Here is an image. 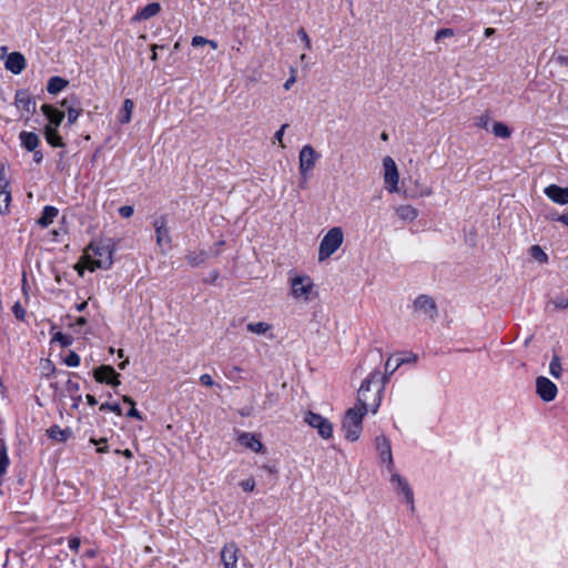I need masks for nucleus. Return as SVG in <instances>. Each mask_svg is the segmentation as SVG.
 <instances>
[{"label": "nucleus", "instance_id": "bf43d9fd", "mask_svg": "<svg viewBox=\"0 0 568 568\" xmlns=\"http://www.w3.org/2000/svg\"><path fill=\"white\" fill-rule=\"evenodd\" d=\"M116 454H122L125 458H129L131 459L133 457V454L130 449H124V450H115Z\"/></svg>", "mask_w": 568, "mask_h": 568}, {"label": "nucleus", "instance_id": "f257e3e1", "mask_svg": "<svg viewBox=\"0 0 568 568\" xmlns=\"http://www.w3.org/2000/svg\"><path fill=\"white\" fill-rule=\"evenodd\" d=\"M113 252L114 246L111 244L91 243L77 265V270L80 274L83 267L91 272L98 268L109 270L113 264Z\"/></svg>", "mask_w": 568, "mask_h": 568}, {"label": "nucleus", "instance_id": "052dcab7", "mask_svg": "<svg viewBox=\"0 0 568 568\" xmlns=\"http://www.w3.org/2000/svg\"><path fill=\"white\" fill-rule=\"evenodd\" d=\"M557 221L568 226V212L557 216Z\"/></svg>", "mask_w": 568, "mask_h": 568}, {"label": "nucleus", "instance_id": "9b49d317", "mask_svg": "<svg viewBox=\"0 0 568 568\" xmlns=\"http://www.w3.org/2000/svg\"><path fill=\"white\" fill-rule=\"evenodd\" d=\"M536 392L545 402H551L556 398L558 388L549 378L540 376L536 379Z\"/></svg>", "mask_w": 568, "mask_h": 568}, {"label": "nucleus", "instance_id": "09e8293b", "mask_svg": "<svg viewBox=\"0 0 568 568\" xmlns=\"http://www.w3.org/2000/svg\"><path fill=\"white\" fill-rule=\"evenodd\" d=\"M0 190H9V181L3 166L0 169Z\"/></svg>", "mask_w": 568, "mask_h": 568}, {"label": "nucleus", "instance_id": "c85d7f7f", "mask_svg": "<svg viewBox=\"0 0 568 568\" xmlns=\"http://www.w3.org/2000/svg\"><path fill=\"white\" fill-rule=\"evenodd\" d=\"M9 466V457L7 454V447L4 440L0 438V485L3 481V477Z\"/></svg>", "mask_w": 568, "mask_h": 568}, {"label": "nucleus", "instance_id": "423d86ee", "mask_svg": "<svg viewBox=\"0 0 568 568\" xmlns=\"http://www.w3.org/2000/svg\"><path fill=\"white\" fill-rule=\"evenodd\" d=\"M304 422L312 428L317 430V434L323 439H329L333 437V424L324 416L308 410L304 415Z\"/></svg>", "mask_w": 568, "mask_h": 568}, {"label": "nucleus", "instance_id": "2f4dec72", "mask_svg": "<svg viewBox=\"0 0 568 568\" xmlns=\"http://www.w3.org/2000/svg\"><path fill=\"white\" fill-rule=\"evenodd\" d=\"M11 192L10 190H0V213L8 214L10 212Z\"/></svg>", "mask_w": 568, "mask_h": 568}, {"label": "nucleus", "instance_id": "4c0bfd02", "mask_svg": "<svg viewBox=\"0 0 568 568\" xmlns=\"http://www.w3.org/2000/svg\"><path fill=\"white\" fill-rule=\"evenodd\" d=\"M288 128L287 123H284L275 133L273 136V143L277 142L281 149H285L286 145L283 142V136L285 133V130Z\"/></svg>", "mask_w": 568, "mask_h": 568}, {"label": "nucleus", "instance_id": "de8ad7c7", "mask_svg": "<svg viewBox=\"0 0 568 568\" xmlns=\"http://www.w3.org/2000/svg\"><path fill=\"white\" fill-rule=\"evenodd\" d=\"M295 82H296V69L291 68V77L285 81L283 87L285 90H290Z\"/></svg>", "mask_w": 568, "mask_h": 568}, {"label": "nucleus", "instance_id": "13d9d810", "mask_svg": "<svg viewBox=\"0 0 568 568\" xmlns=\"http://www.w3.org/2000/svg\"><path fill=\"white\" fill-rule=\"evenodd\" d=\"M73 103H79V102L77 101V99H71V100L70 99H64L61 102V105L68 110V106H71Z\"/></svg>", "mask_w": 568, "mask_h": 568}, {"label": "nucleus", "instance_id": "0e129e2a", "mask_svg": "<svg viewBox=\"0 0 568 568\" xmlns=\"http://www.w3.org/2000/svg\"><path fill=\"white\" fill-rule=\"evenodd\" d=\"M122 400H123L124 403L130 404L131 406H134V405H135V403H134V400L132 399V397H130V396H128V395L122 396Z\"/></svg>", "mask_w": 568, "mask_h": 568}, {"label": "nucleus", "instance_id": "f3484780", "mask_svg": "<svg viewBox=\"0 0 568 568\" xmlns=\"http://www.w3.org/2000/svg\"><path fill=\"white\" fill-rule=\"evenodd\" d=\"M7 70L14 74L21 73L26 68V59L20 52H11L4 62Z\"/></svg>", "mask_w": 568, "mask_h": 568}, {"label": "nucleus", "instance_id": "7ed1b4c3", "mask_svg": "<svg viewBox=\"0 0 568 568\" xmlns=\"http://www.w3.org/2000/svg\"><path fill=\"white\" fill-rule=\"evenodd\" d=\"M290 296L297 303L307 304L316 296L314 281L306 274L288 273Z\"/></svg>", "mask_w": 568, "mask_h": 568}, {"label": "nucleus", "instance_id": "c756f323", "mask_svg": "<svg viewBox=\"0 0 568 568\" xmlns=\"http://www.w3.org/2000/svg\"><path fill=\"white\" fill-rule=\"evenodd\" d=\"M246 329L256 335H265L272 329V325L266 322L248 323Z\"/></svg>", "mask_w": 568, "mask_h": 568}, {"label": "nucleus", "instance_id": "0eeeda50", "mask_svg": "<svg viewBox=\"0 0 568 568\" xmlns=\"http://www.w3.org/2000/svg\"><path fill=\"white\" fill-rule=\"evenodd\" d=\"M383 178L385 187L389 193L398 192L399 174L395 161L390 156L383 159Z\"/></svg>", "mask_w": 568, "mask_h": 568}, {"label": "nucleus", "instance_id": "7c9ffc66", "mask_svg": "<svg viewBox=\"0 0 568 568\" xmlns=\"http://www.w3.org/2000/svg\"><path fill=\"white\" fill-rule=\"evenodd\" d=\"M134 104L133 101L130 99L124 100L123 108L120 112V122L121 123H129L131 121V114L133 111Z\"/></svg>", "mask_w": 568, "mask_h": 568}, {"label": "nucleus", "instance_id": "a18cd8bd", "mask_svg": "<svg viewBox=\"0 0 568 568\" xmlns=\"http://www.w3.org/2000/svg\"><path fill=\"white\" fill-rule=\"evenodd\" d=\"M297 34H298L300 39L302 40V42H304L305 49L311 50L312 42H311V39H310L308 34L306 33V31L304 29H300Z\"/></svg>", "mask_w": 568, "mask_h": 568}, {"label": "nucleus", "instance_id": "a19ab883", "mask_svg": "<svg viewBox=\"0 0 568 568\" xmlns=\"http://www.w3.org/2000/svg\"><path fill=\"white\" fill-rule=\"evenodd\" d=\"M100 410H111L119 416L122 415V409H121L120 405L116 403H114V404L104 403L100 406Z\"/></svg>", "mask_w": 568, "mask_h": 568}, {"label": "nucleus", "instance_id": "2eb2a0df", "mask_svg": "<svg viewBox=\"0 0 568 568\" xmlns=\"http://www.w3.org/2000/svg\"><path fill=\"white\" fill-rule=\"evenodd\" d=\"M236 439L239 444L254 453L264 452V445L262 444L261 439L253 433L240 432Z\"/></svg>", "mask_w": 568, "mask_h": 568}, {"label": "nucleus", "instance_id": "774afa93", "mask_svg": "<svg viewBox=\"0 0 568 568\" xmlns=\"http://www.w3.org/2000/svg\"><path fill=\"white\" fill-rule=\"evenodd\" d=\"M85 324H87L85 317H79L75 321V325L82 326V325H85Z\"/></svg>", "mask_w": 568, "mask_h": 568}, {"label": "nucleus", "instance_id": "f03ea898", "mask_svg": "<svg viewBox=\"0 0 568 568\" xmlns=\"http://www.w3.org/2000/svg\"><path fill=\"white\" fill-rule=\"evenodd\" d=\"M379 378V372L374 371L362 383L357 393V405L355 407L364 410L372 412L375 414L382 402V390L384 385L381 384L374 392L371 389V384Z\"/></svg>", "mask_w": 568, "mask_h": 568}, {"label": "nucleus", "instance_id": "dca6fc26", "mask_svg": "<svg viewBox=\"0 0 568 568\" xmlns=\"http://www.w3.org/2000/svg\"><path fill=\"white\" fill-rule=\"evenodd\" d=\"M544 193L548 199L557 204L565 205L568 203V187L550 184L545 187Z\"/></svg>", "mask_w": 568, "mask_h": 568}, {"label": "nucleus", "instance_id": "864d4df0", "mask_svg": "<svg viewBox=\"0 0 568 568\" xmlns=\"http://www.w3.org/2000/svg\"><path fill=\"white\" fill-rule=\"evenodd\" d=\"M80 544H81V541H80L79 537H71L69 539V547L73 551H78L79 550Z\"/></svg>", "mask_w": 568, "mask_h": 568}, {"label": "nucleus", "instance_id": "79ce46f5", "mask_svg": "<svg viewBox=\"0 0 568 568\" xmlns=\"http://www.w3.org/2000/svg\"><path fill=\"white\" fill-rule=\"evenodd\" d=\"M455 33H454V30L450 29V28H444V29H440L436 32V36H435V40L436 41H439L440 39L443 38H450L453 37Z\"/></svg>", "mask_w": 568, "mask_h": 568}, {"label": "nucleus", "instance_id": "6e6d98bb", "mask_svg": "<svg viewBox=\"0 0 568 568\" xmlns=\"http://www.w3.org/2000/svg\"><path fill=\"white\" fill-rule=\"evenodd\" d=\"M32 152H33V161H34L36 163H41V162H42V160H43V154H42V152H41L40 150H37V149H36V151H32Z\"/></svg>", "mask_w": 568, "mask_h": 568}, {"label": "nucleus", "instance_id": "e433bc0d", "mask_svg": "<svg viewBox=\"0 0 568 568\" xmlns=\"http://www.w3.org/2000/svg\"><path fill=\"white\" fill-rule=\"evenodd\" d=\"M549 373L555 377L559 378L561 374V364L558 356H554L549 364Z\"/></svg>", "mask_w": 568, "mask_h": 568}, {"label": "nucleus", "instance_id": "412c9836", "mask_svg": "<svg viewBox=\"0 0 568 568\" xmlns=\"http://www.w3.org/2000/svg\"><path fill=\"white\" fill-rule=\"evenodd\" d=\"M161 11V4L159 2H152L141 9L132 18L133 22L149 20L150 18L156 16Z\"/></svg>", "mask_w": 568, "mask_h": 568}, {"label": "nucleus", "instance_id": "6e6552de", "mask_svg": "<svg viewBox=\"0 0 568 568\" xmlns=\"http://www.w3.org/2000/svg\"><path fill=\"white\" fill-rule=\"evenodd\" d=\"M318 159L320 154L315 151V149L312 145H304L298 154V170L301 175H303L306 179L310 172L315 168L316 161Z\"/></svg>", "mask_w": 568, "mask_h": 568}, {"label": "nucleus", "instance_id": "338daca9", "mask_svg": "<svg viewBox=\"0 0 568 568\" xmlns=\"http://www.w3.org/2000/svg\"><path fill=\"white\" fill-rule=\"evenodd\" d=\"M432 189L429 187H425L422 192H420V196H429L432 194Z\"/></svg>", "mask_w": 568, "mask_h": 568}, {"label": "nucleus", "instance_id": "aec40b11", "mask_svg": "<svg viewBox=\"0 0 568 568\" xmlns=\"http://www.w3.org/2000/svg\"><path fill=\"white\" fill-rule=\"evenodd\" d=\"M16 105L19 110H23L27 113H33L36 111V101L23 91L17 92Z\"/></svg>", "mask_w": 568, "mask_h": 568}, {"label": "nucleus", "instance_id": "20e7f679", "mask_svg": "<svg viewBox=\"0 0 568 568\" xmlns=\"http://www.w3.org/2000/svg\"><path fill=\"white\" fill-rule=\"evenodd\" d=\"M366 412L352 407L346 410L343 423L342 430L344 432L345 438L349 442H356L362 433V422Z\"/></svg>", "mask_w": 568, "mask_h": 568}, {"label": "nucleus", "instance_id": "b1692460", "mask_svg": "<svg viewBox=\"0 0 568 568\" xmlns=\"http://www.w3.org/2000/svg\"><path fill=\"white\" fill-rule=\"evenodd\" d=\"M44 138L47 142L53 148L64 146L62 138L58 133V128H54L53 125L44 126Z\"/></svg>", "mask_w": 568, "mask_h": 568}, {"label": "nucleus", "instance_id": "ddd939ff", "mask_svg": "<svg viewBox=\"0 0 568 568\" xmlns=\"http://www.w3.org/2000/svg\"><path fill=\"white\" fill-rule=\"evenodd\" d=\"M389 474H390V483L394 485L395 489L399 494L404 495L406 503L413 505L414 494H413V490H412L409 484L407 483V480L403 476L397 474L395 471V469L393 471H389Z\"/></svg>", "mask_w": 568, "mask_h": 568}, {"label": "nucleus", "instance_id": "ea45409f", "mask_svg": "<svg viewBox=\"0 0 568 568\" xmlns=\"http://www.w3.org/2000/svg\"><path fill=\"white\" fill-rule=\"evenodd\" d=\"M12 312L14 314V316L20 320V321H24L26 318V310L23 308V306L21 305L20 302H16L12 306Z\"/></svg>", "mask_w": 568, "mask_h": 568}, {"label": "nucleus", "instance_id": "6ab92c4d", "mask_svg": "<svg viewBox=\"0 0 568 568\" xmlns=\"http://www.w3.org/2000/svg\"><path fill=\"white\" fill-rule=\"evenodd\" d=\"M41 111L49 121L47 125L59 128L64 119V113L50 104H42Z\"/></svg>", "mask_w": 568, "mask_h": 568}, {"label": "nucleus", "instance_id": "e2e57ef3", "mask_svg": "<svg viewBox=\"0 0 568 568\" xmlns=\"http://www.w3.org/2000/svg\"><path fill=\"white\" fill-rule=\"evenodd\" d=\"M160 47L158 44H153L151 50H152V55H151V60L155 61L158 59V54H156V50L159 49Z\"/></svg>", "mask_w": 568, "mask_h": 568}, {"label": "nucleus", "instance_id": "a211bd4d", "mask_svg": "<svg viewBox=\"0 0 568 568\" xmlns=\"http://www.w3.org/2000/svg\"><path fill=\"white\" fill-rule=\"evenodd\" d=\"M156 235V244L159 246L169 245L171 243V237L169 234V229L166 227V222L164 217H159L153 223Z\"/></svg>", "mask_w": 568, "mask_h": 568}, {"label": "nucleus", "instance_id": "4d7b16f0", "mask_svg": "<svg viewBox=\"0 0 568 568\" xmlns=\"http://www.w3.org/2000/svg\"><path fill=\"white\" fill-rule=\"evenodd\" d=\"M488 122H489V116H488V115H481V116L478 119L477 124H478L479 126L487 128Z\"/></svg>", "mask_w": 568, "mask_h": 568}, {"label": "nucleus", "instance_id": "69168bd1", "mask_svg": "<svg viewBox=\"0 0 568 568\" xmlns=\"http://www.w3.org/2000/svg\"><path fill=\"white\" fill-rule=\"evenodd\" d=\"M495 32L496 31L494 28H486L484 33H485V37L488 38V37H491L493 34H495Z\"/></svg>", "mask_w": 568, "mask_h": 568}, {"label": "nucleus", "instance_id": "8fccbe9b", "mask_svg": "<svg viewBox=\"0 0 568 568\" xmlns=\"http://www.w3.org/2000/svg\"><path fill=\"white\" fill-rule=\"evenodd\" d=\"M200 382L202 385H204L206 387H212L215 385V383L210 374H202L200 376Z\"/></svg>", "mask_w": 568, "mask_h": 568}, {"label": "nucleus", "instance_id": "c9c22d12", "mask_svg": "<svg viewBox=\"0 0 568 568\" xmlns=\"http://www.w3.org/2000/svg\"><path fill=\"white\" fill-rule=\"evenodd\" d=\"M81 112L82 109L79 106V103H73L71 106H68L67 115L69 124H73L80 116Z\"/></svg>", "mask_w": 568, "mask_h": 568}, {"label": "nucleus", "instance_id": "f704fd0d", "mask_svg": "<svg viewBox=\"0 0 568 568\" xmlns=\"http://www.w3.org/2000/svg\"><path fill=\"white\" fill-rule=\"evenodd\" d=\"M493 132L496 136L507 139L510 136V130L501 122H496L493 126Z\"/></svg>", "mask_w": 568, "mask_h": 568}, {"label": "nucleus", "instance_id": "4468645a", "mask_svg": "<svg viewBox=\"0 0 568 568\" xmlns=\"http://www.w3.org/2000/svg\"><path fill=\"white\" fill-rule=\"evenodd\" d=\"M240 549L235 542L226 544L221 551L224 568H236Z\"/></svg>", "mask_w": 568, "mask_h": 568}, {"label": "nucleus", "instance_id": "c03bdc74", "mask_svg": "<svg viewBox=\"0 0 568 568\" xmlns=\"http://www.w3.org/2000/svg\"><path fill=\"white\" fill-rule=\"evenodd\" d=\"M240 486L244 491L251 493L255 488V480L253 478L244 479L240 483Z\"/></svg>", "mask_w": 568, "mask_h": 568}, {"label": "nucleus", "instance_id": "680f3d73", "mask_svg": "<svg viewBox=\"0 0 568 568\" xmlns=\"http://www.w3.org/2000/svg\"><path fill=\"white\" fill-rule=\"evenodd\" d=\"M85 398H87L88 404L91 405V406H94V405L98 404V402H97V399H95V397L93 395L88 394L85 396Z\"/></svg>", "mask_w": 568, "mask_h": 568}, {"label": "nucleus", "instance_id": "a878e982", "mask_svg": "<svg viewBox=\"0 0 568 568\" xmlns=\"http://www.w3.org/2000/svg\"><path fill=\"white\" fill-rule=\"evenodd\" d=\"M395 213L402 221L405 222L414 221L418 216V211L408 204L397 206Z\"/></svg>", "mask_w": 568, "mask_h": 568}, {"label": "nucleus", "instance_id": "37998d69", "mask_svg": "<svg viewBox=\"0 0 568 568\" xmlns=\"http://www.w3.org/2000/svg\"><path fill=\"white\" fill-rule=\"evenodd\" d=\"M556 308L566 310L568 308V298L564 296H559L552 300L551 302Z\"/></svg>", "mask_w": 568, "mask_h": 568}, {"label": "nucleus", "instance_id": "1a4fd4ad", "mask_svg": "<svg viewBox=\"0 0 568 568\" xmlns=\"http://www.w3.org/2000/svg\"><path fill=\"white\" fill-rule=\"evenodd\" d=\"M375 446L381 462L386 465L388 471H393L395 465L389 439L384 435H379L375 439Z\"/></svg>", "mask_w": 568, "mask_h": 568}, {"label": "nucleus", "instance_id": "473e14b6", "mask_svg": "<svg viewBox=\"0 0 568 568\" xmlns=\"http://www.w3.org/2000/svg\"><path fill=\"white\" fill-rule=\"evenodd\" d=\"M207 260V253L204 251L191 252L186 255V261L190 265L196 266L204 263Z\"/></svg>", "mask_w": 568, "mask_h": 568}, {"label": "nucleus", "instance_id": "72a5a7b5", "mask_svg": "<svg viewBox=\"0 0 568 568\" xmlns=\"http://www.w3.org/2000/svg\"><path fill=\"white\" fill-rule=\"evenodd\" d=\"M530 256L540 262L546 263L548 261L547 254L544 252V250L539 245H532L529 250Z\"/></svg>", "mask_w": 568, "mask_h": 568}, {"label": "nucleus", "instance_id": "393cba45", "mask_svg": "<svg viewBox=\"0 0 568 568\" xmlns=\"http://www.w3.org/2000/svg\"><path fill=\"white\" fill-rule=\"evenodd\" d=\"M59 211L57 207L47 205L43 207L42 214L38 220V224L42 227H48L58 216Z\"/></svg>", "mask_w": 568, "mask_h": 568}, {"label": "nucleus", "instance_id": "9d476101", "mask_svg": "<svg viewBox=\"0 0 568 568\" xmlns=\"http://www.w3.org/2000/svg\"><path fill=\"white\" fill-rule=\"evenodd\" d=\"M414 310L430 320L437 315V306L433 297L428 295H419L414 301Z\"/></svg>", "mask_w": 568, "mask_h": 568}, {"label": "nucleus", "instance_id": "58836bf2", "mask_svg": "<svg viewBox=\"0 0 568 568\" xmlns=\"http://www.w3.org/2000/svg\"><path fill=\"white\" fill-rule=\"evenodd\" d=\"M64 363L69 366V367H77L80 365V356L74 353V352H71L64 359Z\"/></svg>", "mask_w": 568, "mask_h": 568}, {"label": "nucleus", "instance_id": "cd10ccee", "mask_svg": "<svg viewBox=\"0 0 568 568\" xmlns=\"http://www.w3.org/2000/svg\"><path fill=\"white\" fill-rule=\"evenodd\" d=\"M69 84L68 80L60 77H52L49 79L47 90L51 94H57Z\"/></svg>", "mask_w": 568, "mask_h": 568}, {"label": "nucleus", "instance_id": "603ef678", "mask_svg": "<svg viewBox=\"0 0 568 568\" xmlns=\"http://www.w3.org/2000/svg\"><path fill=\"white\" fill-rule=\"evenodd\" d=\"M53 341L60 342L63 346H67L71 343L70 337L65 336L60 332L53 336Z\"/></svg>", "mask_w": 568, "mask_h": 568}, {"label": "nucleus", "instance_id": "3c124183", "mask_svg": "<svg viewBox=\"0 0 568 568\" xmlns=\"http://www.w3.org/2000/svg\"><path fill=\"white\" fill-rule=\"evenodd\" d=\"M209 42V39L202 37V36H195L192 38V45L193 47H202V45H206Z\"/></svg>", "mask_w": 568, "mask_h": 568}, {"label": "nucleus", "instance_id": "39448f33", "mask_svg": "<svg viewBox=\"0 0 568 568\" xmlns=\"http://www.w3.org/2000/svg\"><path fill=\"white\" fill-rule=\"evenodd\" d=\"M344 234L341 227H332L322 239L318 247V261L323 262L333 255L343 244Z\"/></svg>", "mask_w": 568, "mask_h": 568}, {"label": "nucleus", "instance_id": "5701e85b", "mask_svg": "<svg viewBox=\"0 0 568 568\" xmlns=\"http://www.w3.org/2000/svg\"><path fill=\"white\" fill-rule=\"evenodd\" d=\"M406 359L397 356H390L385 364V375L379 378L382 384L385 385L389 375H392L400 365L405 364Z\"/></svg>", "mask_w": 568, "mask_h": 568}, {"label": "nucleus", "instance_id": "bb28decb", "mask_svg": "<svg viewBox=\"0 0 568 568\" xmlns=\"http://www.w3.org/2000/svg\"><path fill=\"white\" fill-rule=\"evenodd\" d=\"M47 434L51 439L63 443L70 438L72 433L69 428L62 429L59 426L53 425L47 430Z\"/></svg>", "mask_w": 568, "mask_h": 568}, {"label": "nucleus", "instance_id": "f8f14e48", "mask_svg": "<svg viewBox=\"0 0 568 568\" xmlns=\"http://www.w3.org/2000/svg\"><path fill=\"white\" fill-rule=\"evenodd\" d=\"M120 375L110 365H102L94 369V378L99 383H105L112 386L120 385Z\"/></svg>", "mask_w": 568, "mask_h": 568}, {"label": "nucleus", "instance_id": "5fc2aeb1", "mask_svg": "<svg viewBox=\"0 0 568 568\" xmlns=\"http://www.w3.org/2000/svg\"><path fill=\"white\" fill-rule=\"evenodd\" d=\"M128 416L132 417V418H136L139 420L143 419L141 413L135 408V405L131 406L130 410L128 412Z\"/></svg>", "mask_w": 568, "mask_h": 568}, {"label": "nucleus", "instance_id": "4be33fe9", "mask_svg": "<svg viewBox=\"0 0 568 568\" xmlns=\"http://www.w3.org/2000/svg\"><path fill=\"white\" fill-rule=\"evenodd\" d=\"M19 140L21 142V145L29 152L36 151V149L38 148V145L40 143V139H39L38 134H36L34 132H28V131H21L19 133Z\"/></svg>", "mask_w": 568, "mask_h": 568}, {"label": "nucleus", "instance_id": "49530a36", "mask_svg": "<svg viewBox=\"0 0 568 568\" xmlns=\"http://www.w3.org/2000/svg\"><path fill=\"white\" fill-rule=\"evenodd\" d=\"M119 213L122 217L129 219L133 215L134 209L131 205H124L119 209Z\"/></svg>", "mask_w": 568, "mask_h": 568}]
</instances>
